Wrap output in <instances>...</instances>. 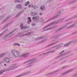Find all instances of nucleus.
Listing matches in <instances>:
<instances>
[{"mask_svg":"<svg viewBox=\"0 0 77 77\" xmlns=\"http://www.w3.org/2000/svg\"><path fill=\"white\" fill-rule=\"evenodd\" d=\"M63 10H61L59 12L57 13L55 15V16L54 17H52L50 19H49L48 20H47V21L46 22V23H47V22H48V21H50L51 20H53V19H54V18H56V17H59V16L61 14H60V13H62L63 12Z\"/></svg>","mask_w":77,"mask_h":77,"instance_id":"obj_1","label":"nucleus"},{"mask_svg":"<svg viewBox=\"0 0 77 77\" xmlns=\"http://www.w3.org/2000/svg\"><path fill=\"white\" fill-rule=\"evenodd\" d=\"M74 70V69H70L67 71L65 72L61 75V76H63V75H66V74H68V73H69V72H71L73 71Z\"/></svg>","mask_w":77,"mask_h":77,"instance_id":"obj_2","label":"nucleus"},{"mask_svg":"<svg viewBox=\"0 0 77 77\" xmlns=\"http://www.w3.org/2000/svg\"><path fill=\"white\" fill-rule=\"evenodd\" d=\"M18 68V66H15V64H13L11 66V68H9L7 69H6L5 70V71H10V70H12V69H14L15 68Z\"/></svg>","mask_w":77,"mask_h":77,"instance_id":"obj_3","label":"nucleus"},{"mask_svg":"<svg viewBox=\"0 0 77 77\" xmlns=\"http://www.w3.org/2000/svg\"><path fill=\"white\" fill-rule=\"evenodd\" d=\"M12 53L13 55L14 56H15V57H19V56H20L19 53L15 50H12Z\"/></svg>","mask_w":77,"mask_h":77,"instance_id":"obj_4","label":"nucleus"},{"mask_svg":"<svg viewBox=\"0 0 77 77\" xmlns=\"http://www.w3.org/2000/svg\"><path fill=\"white\" fill-rule=\"evenodd\" d=\"M57 27H58V26H55L51 28L45 29L43 30V32H45V31H47V30H51V29H56V28H57Z\"/></svg>","mask_w":77,"mask_h":77,"instance_id":"obj_5","label":"nucleus"},{"mask_svg":"<svg viewBox=\"0 0 77 77\" xmlns=\"http://www.w3.org/2000/svg\"><path fill=\"white\" fill-rule=\"evenodd\" d=\"M16 30H17V29H14L13 30L11 31L10 33H8L6 35H5L4 37L3 38V39H4V38H6V37H7V36H8L12 34V33H14V32H15Z\"/></svg>","mask_w":77,"mask_h":77,"instance_id":"obj_6","label":"nucleus"},{"mask_svg":"<svg viewBox=\"0 0 77 77\" xmlns=\"http://www.w3.org/2000/svg\"><path fill=\"white\" fill-rule=\"evenodd\" d=\"M77 26V21L74 23L72 25L67 27V29H71V28H72V27H75V26Z\"/></svg>","mask_w":77,"mask_h":77,"instance_id":"obj_7","label":"nucleus"},{"mask_svg":"<svg viewBox=\"0 0 77 77\" xmlns=\"http://www.w3.org/2000/svg\"><path fill=\"white\" fill-rule=\"evenodd\" d=\"M31 61L27 64V65H29L31 64H32V63H34V62H36L37 60L36 59V58H35L32 59H31Z\"/></svg>","mask_w":77,"mask_h":77,"instance_id":"obj_8","label":"nucleus"},{"mask_svg":"<svg viewBox=\"0 0 77 77\" xmlns=\"http://www.w3.org/2000/svg\"><path fill=\"white\" fill-rule=\"evenodd\" d=\"M60 69H59L57 70H55L53 72L46 75H51L52 74H55V73H56V72H57L58 71H60Z\"/></svg>","mask_w":77,"mask_h":77,"instance_id":"obj_9","label":"nucleus"},{"mask_svg":"<svg viewBox=\"0 0 77 77\" xmlns=\"http://www.w3.org/2000/svg\"><path fill=\"white\" fill-rule=\"evenodd\" d=\"M14 21H11L10 22L8 23L7 24L5 25V26L2 28V30H4V29H5L6 28H7V27H8L10 24H12L13 23Z\"/></svg>","mask_w":77,"mask_h":77,"instance_id":"obj_10","label":"nucleus"},{"mask_svg":"<svg viewBox=\"0 0 77 77\" xmlns=\"http://www.w3.org/2000/svg\"><path fill=\"white\" fill-rule=\"evenodd\" d=\"M71 53V51L67 52L66 53H65L57 57V58H59V57H61V56H65V55L68 54H69V53Z\"/></svg>","mask_w":77,"mask_h":77,"instance_id":"obj_11","label":"nucleus"},{"mask_svg":"<svg viewBox=\"0 0 77 77\" xmlns=\"http://www.w3.org/2000/svg\"><path fill=\"white\" fill-rule=\"evenodd\" d=\"M59 41H57L56 42H55L54 43H52L51 44L46 46L45 47V48H47L48 47H50V46H51L52 45H54V44H57L58 42Z\"/></svg>","mask_w":77,"mask_h":77,"instance_id":"obj_12","label":"nucleus"},{"mask_svg":"<svg viewBox=\"0 0 77 77\" xmlns=\"http://www.w3.org/2000/svg\"><path fill=\"white\" fill-rule=\"evenodd\" d=\"M62 36V34H58V35H54L53 36H52L51 37L52 38H59V37H60V36Z\"/></svg>","mask_w":77,"mask_h":77,"instance_id":"obj_13","label":"nucleus"},{"mask_svg":"<svg viewBox=\"0 0 77 77\" xmlns=\"http://www.w3.org/2000/svg\"><path fill=\"white\" fill-rule=\"evenodd\" d=\"M47 37L45 36H43L42 37H38V38H37L35 39V41H37V40H39V39H42L43 38H46Z\"/></svg>","mask_w":77,"mask_h":77,"instance_id":"obj_14","label":"nucleus"},{"mask_svg":"<svg viewBox=\"0 0 77 77\" xmlns=\"http://www.w3.org/2000/svg\"><path fill=\"white\" fill-rule=\"evenodd\" d=\"M20 27L21 28V29H22V30H25V29H27L26 27L23 26V23L20 24Z\"/></svg>","mask_w":77,"mask_h":77,"instance_id":"obj_15","label":"nucleus"},{"mask_svg":"<svg viewBox=\"0 0 77 77\" xmlns=\"http://www.w3.org/2000/svg\"><path fill=\"white\" fill-rule=\"evenodd\" d=\"M5 61L8 63H10V60L9 58H6L5 59Z\"/></svg>","mask_w":77,"mask_h":77,"instance_id":"obj_16","label":"nucleus"},{"mask_svg":"<svg viewBox=\"0 0 77 77\" xmlns=\"http://www.w3.org/2000/svg\"><path fill=\"white\" fill-rule=\"evenodd\" d=\"M10 17H11V16H8V17L7 18L5 19L2 22V24H3V23H5V22H6V21H7V20H9V18H10Z\"/></svg>","mask_w":77,"mask_h":77,"instance_id":"obj_17","label":"nucleus"},{"mask_svg":"<svg viewBox=\"0 0 77 77\" xmlns=\"http://www.w3.org/2000/svg\"><path fill=\"white\" fill-rule=\"evenodd\" d=\"M22 6H21V5L18 4L16 6V8L17 9H21V8H22Z\"/></svg>","mask_w":77,"mask_h":77,"instance_id":"obj_18","label":"nucleus"},{"mask_svg":"<svg viewBox=\"0 0 77 77\" xmlns=\"http://www.w3.org/2000/svg\"><path fill=\"white\" fill-rule=\"evenodd\" d=\"M62 30V29L61 27L60 28L57 29V30H55L54 31V33H57V32H59V31H60V30Z\"/></svg>","mask_w":77,"mask_h":77,"instance_id":"obj_19","label":"nucleus"},{"mask_svg":"<svg viewBox=\"0 0 77 77\" xmlns=\"http://www.w3.org/2000/svg\"><path fill=\"white\" fill-rule=\"evenodd\" d=\"M40 9L42 11H45V6L44 5H42L41 6Z\"/></svg>","mask_w":77,"mask_h":77,"instance_id":"obj_20","label":"nucleus"},{"mask_svg":"<svg viewBox=\"0 0 77 77\" xmlns=\"http://www.w3.org/2000/svg\"><path fill=\"white\" fill-rule=\"evenodd\" d=\"M31 18V17H28V21L27 22V23L28 24H30V23H31V22H32V20H31V19H30Z\"/></svg>","mask_w":77,"mask_h":77,"instance_id":"obj_21","label":"nucleus"},{"mask_svg":"<svg viewBox=\"0 0 77 77\" xmlns=\"http://www.w3.org/2000/svg\"><path fill=\"white\" fill-rule=\"evenodd\" d=\"M29 54V53H26L22 55V56L23 57H27V56Z\"/></svg>","mask_w":77,"mask_h":77,"instance_id":"obj_22","label":"nucleus"},{"mask_svg":"<svg viewBox=\"0 0 77 77\" xmlns=\"http://www.w3.org/2000/svg\"><path fill=\"white\" fill-rule=\"evenodd\" d=\"M6 54V53H3L1 54H0V58H1L2 57H3L4 56H5Z\"/></svg>","mask_w":77,"mask_h":77,"instance_id":"obj_23","label":"nucleus"},{"mask_svg":"<svg viewBox=\"0 0 77 77\" xmlns=\"http://www.w3.org/2000/svg\"><path fill=\"white\" fill-rule=\"evenodd\" d=\"M47 39H44V40H42V41L40 42H38V44H42V43H43V42H45V41H47Z\"/></svg>","mask_w":77,"mask_h":77,"instance_id":"obj_24","label":"nucleus"},{"mask_svg":"<svg viewBox=\"0 0 77 77\" xmlns=\"http://www.w3.org/2000/svg\"><path fill=\"white\" fill-rule=\"evenodd\" d=\"M38 14V13H35V12H31L30 13V14H31V15H33V16H35V15H37V14Z\"/></svg>","mask_w":77,"mask_h":77,"instance_id":"obj_25","label":"nucleus"},{"mask_svg":"<svg viewBox=\"0 0 77 77\" xmlns=\"http://www.w3.org/2000/svg\"><path fill=\"white\" fill-rule=\"evenodd\" d=\"M32 18L34 20H38L39 18V16H37L36 17H33Z\"/></svg>","mask_w":77,"mask_h":77,"instance_id":"obj_26","label":"nucleus"},{"mask_svg":"<svg viewBox=\"0 0 77 77\" xmlns=\"http://www.w3.org/2000/svg\"><path fill=\"white\" fill-rule=\"evenodd\" d=\"M6 72V70H2L0 71V74H3V72Z\"/></svg>","mask_w":77,"mask_h":77,"instance_id":"obj_27","label":"nucleus"},{"mask_svg":"<svg viewBox=\"0 0 77 77\" xmlns=\"http://www.w3.org/2000/svg\"><path fill=\"white\" fill-rule=\"evenodd\" d=\"M74 21H71L69 22L68 23H67L66 24V25H69V24H72V23Z\"/></svg>","mask_w":77,"mask_h":77,"instance_id":"obj_28","label":"nucleus"},{"mask_svg":"<svg viewBox=\"0 0 77 77\" xmlns=\"http://www.w3.org/2000/svg\"><path fill=\"white\" fill-rule=\"evenodd\" d=\"M69 44H70V43L69 42L68 43H66L64 44V47H67V46H68Z\"/></svg>","mask_w":77,"mask_h":77,"instance_id":"obj_29","label":"nucleus"},{"mask_svg":"<svg viewBox=\"0 0 77 77\" xmlns=\"http://www.w3.org/2000/svg\"><path fill=\"white\" fill-rule=\"evenodd\" d=\"M16 45H17V46H20V44H19L18 43H14V44L13 45V46H16Z\"/></svg>","mask_w":77,"mask_h":77,"instance_id":"obj_30","label":"nucleus"},{"mask_svg":"<svg viewBox=\"0 0 77 77\" xmlns=\"http://www.w3.org/2000/svg\"><path fill=\"white\" fill-rule=\"evenodd\" d=\"M66 26H62L61 27V28L62 29H65V28L66 27H67L68 26V25H66V24H65Z\"/></svg>","mask_w":77,"mask_h":77,"instance_id":"obj_31","label":"nucleus"},{"mask_svg":"<svg viewBox=\"0 0 77 77\" xmlns=\"http://www.w3.org/2000/svg\"><path fill=\"white\" fill-rule=\"evenodd\" d=\"M5 14H3V15H2L1 16V17H0V20H2V19H3L4 17H5Z\"/></svg>","mask_w":77,"mask_h":77,"instance_id":"obj_32","label":"nucleus"},{"mask_svg":"<svg viewBox=\"0 0 77 77\" xmlns=\"http://www.w3.org/2000/svg\"><path fill=\"white\" fill-rule=\"evenodd\" d=\"M38 8H39L38 6L35 5L33 7V9H38Z\"/></svg>","mask_w":77,"mask_h":77,"instance_id":"obj_33","label":"nucleus"},{"mask_svg":"<svg viewBox=\"0 0 77 77\" xmlns=\"http://www.w3.org/2000/svg\"><path fill=\"white\" fill-rule=\"evenodd\" d=\"M74 42H76V40H73V41H71V42H69V43H70V44H71V43H74Z\"/></svg>","mask_w":77,"mask_h":77,"instance_id":"obj_34","label":"nucleus"},{"mask_svg":"<svg viewBox=\"0 0 77 77\" xmlns=\"http://www.w3.org/2000/svg\"><path fill=\"white\" fill-rule=\"evenodd\" d=\"M67 61V60H64L61 63H60V64L61 65V64H62V63H64L65 62H66Z\"/></svg>","mask_w":77,"mask_h":77,"instance_id":"obj_35","label":"nucleus"},{"mask_svg":"<svg viewBox=\"0 0 77 77\" xmlns=\"http://www.w3.org/2000/svg\"><path fill=\"white\" fill-rule=\"evenodd\" d=\"M30 61H32V60L30 59L27 61L26 62H25L24 63H27V62H30Z\"/></svg>","mask_w":77,"mask_h":77,"instance_id":"obj_36","label":"nucleus"},{"mask_svg":"<svg viewBox=\"0 0 77 77\" xmlns=\"http://www.w3.org/2000/svg\"><path fill=\"white\" fill-rule=\"evenodd\" d=\"M68 66H64L62 68V69H64V68H68Z\"/></svg>","mask_w":77,"mask_h":77,"instance_id":"obj_37","label":"nucleus"},{"mask_svg":"<svg viewBox=\"0 0 77 77\" xmlns=\"http://www.w3.org/2000/svg\"><path fill=\"white\" fill-rule=\"evenodd\" d=\"M41 20H42V23H45V22H44V20H43V17H41Z\"/></svg>","mask_w":77,"mask_h":77,"instance_id":"obj_38","label":"nucleus"},{"mask_svg":"<svg viewBox=\"0 0 77 77\" xmlns=\"http://www.w3.org/2000/svg\"><path fill=\"white\" fill-rule=\"evenodd\" d=\"M8 29H6L3 32V33H6V32H7V31H8Z\"/></svg>","mask_w":77,"mask_h":77,"instance_id":"obj_39","label":"nucleus"},{"mask_svg":"<svg viewBox=\"0 0 77 77\" xmlns=\"http://www.w3.org/2000/svg\"><path fill=\"white\" fill-rule=\"evenodd\" d=\"M29 3H30V2H26L25 5V6H27V5H28L29 4Z\"/></svg>","mask_w":77,"mask_h":77,"instance_id":"obj_40","label":"nucleus"},{"mask_svg":"<svg viewBox=\"0 0 77 77\" xmlns=\"http://www.w3.org/2000/svg\"><path fill=\"white\" fill-rule=\"evenodd\" d=\"M55 51L52 50L48 52V53H54Z\"/></svg>","mask_w":77,"mask_h":77,"instance_id":"obj_41","label":"nucleus"},{"mask_svg":"<svg viewBox=\"0 0 77 77\" xmlns=\"http://www.w3.org/2000/svg\"><path fill=\"white\" fill-rule=\"evenodd\" d=\"M57 23V22H52L51 24H52V25H54V24H56Z\"/></svg>","mask_w":77,"mask_h":77,"instance_id":"obj_42","label":"nucleus"},{"mask_svg":"<svg viewBox=\"0 0 77 77\" xmlns=\"http://www.w3.org/2000/svg\"><path fill=\"white\" fill-rule=\"evenodd\" d=\"M72 19H73L72 17V18H69L65 20V21H69V20H72Z\"/></svg>","mask_w":77,"mask_h":77,"instance_id":"obj_43","label":"nucleus"},{"mask_svg":"<svg viewBox=\"0 0 77 77\" xmlns=\"http://www.w3.org/2000/svg\"><path fill=\"white\" fill-rule=\"evenodd\" d=\"M51 25H53V24H51V23H50V24H48V25H47L46 26H47V27H48L49 26H51Z\"/></svg>","mask_w":77,"mask_h":77,"instance_id":"obj_44","label":"nucleus"},{"mask_svg":"<svg viewBox=\"0 0 77 77\" xmlns=\"http://www.w3.org/2000/svg\"><path fill=\"white\" fill-rule=\"evenodd\" d=\"M23 12H24V10H22L19 13L20 14H22Z\"/></svg>","mask_w":77,"mask_h":77,"instance_id":"obj_45","label":"nucleus"},{"mask_svg":"<svg viewBox=\"0 0 77 77\" xmlns=\"http://www.w3.org/2000/svg\"><path fill=\"white\" fill-rule=\"evenodd\" d=\"M57 45V47H59L58 48H57L56 49H58V48H60L61 47V46L60 45H59V44L58 45Z\"/></svg>","mask_w":77,"mask_h":77,"instance_id":"obj_46","label":"nucleus"},{"mask_svg":"<svg viewBox=\"0 0 77 77\" xmlns=\"http://www.w3.org/2000/svg\"><path fill=\"white\" fill-rule=\"evenodd\" d=\"M77 31L75 32H73L72 34V35H75V34H77Z\"/></svg>","mask_w":77,"mask_h":77,"instance_id":"obj_47","label":"nucleus"},{"mask_svg":"<svg viewBox=\"0 0 77 77\" xmlns=\"http://www.w3.org/2000/svg\"><path fill=\"white\" fill-rule=\"evenodd\" d=\"M20 15V14L19 13L17 15V16H16L15 18L18 17V16H19Z\"/></svg>","mask_w":77,"mask_h":77,"instance_id":"obj_48","label":"nucleus"},{"mask_svg":"<svg viewBox=\"0 0 77 77\" xmlns=\"http://www.w3.org/2000/svg\"><path fill=\"white\" fill-rule=\"evenodd\" d=\"M20 15V14L19 13L17 15V16H16L15 18L18 17V16H19Z\"/></svg>","mask_w":77,"mask_h":77,"instance_id":"obj_49","label":"nucleus"},{"mask_svg":"<svg viewBox=\"0 0 77 77\" xmlns=\"http://www.w3.org/2000/svg\"><path fill=\"white\" fill-rule=\"evenodd\" d=\"M48 54V52H47L45 53H43L42 54V55H45V54Z\"/></svg>","mask_w":77,"mask_h":77,"instance_id":"obj_50","label":"nucleus"},{"mask_svg":"<svg viewBox=\"0 0 77 77\" xmlns=\"http://www.w3.org/2000/svg\"><path fill=\"white\" fill-rule=\"evenodd\" d=\"M72 3H74L73 1L70 2L69 3V4H72Z\"/></svg>","mask_w":77,"mask_h":77,"instance_id":"obj_51","label":"nucleus"},{"mask_svg":"<svg viewBox=\"0 0 77 77\" xmlns=\"http://www.w3.org/2000/svg\"><path fill=\"white\" fill-rule=\"evenodd\" d=\"M64 52H65V50H63V51H62V52H61L60 53V54H62V53H64Z\"/></svg>","mask_w":77,"mask_h":77,"instance_id":"obj_52","label":"nucleus"},{"mask_svg":"<svg viewBox=\"0 0 77 77\" xmlns=\"http://www.w3.org/2000/svg\"><path fill=\"white\" fill-rule=\"evenodd\" d=\"M32 26H35L36 25V24L35 23H34V22H33L32 23Z\"/></svg>","mask_w":77,"mask_h":77,"instance_id":"obj_53","label":"nucleus"},{"mask_svg":"<svg viewBox=\"0 0 77 77\" xmlns=\"http://www.w3.org/2000/svg\"><path fill=\"white\" fill-rule=\"evenodd\" d=\"M28 33V35H31V33H31V32H27V33Z\"/></svg>","mask_w":77,"mask_h":77,"instance_id":"obj_54","label":"nucleus"},{"mask_svg":"<svg viewBox=\"0 0 77 77\" xmlns=\"http://www.w3.org/2000/svg\"><path fill=\"white\" fill-rule=\"evenodd\" d=\"M18 3H21L23 2V1L22 0H18Z\"/></svg>","mask_w":77,"mask_h":77,"instance_id":"obj_55","label":"nucleus"},{"mask_svg":"<svg viewBox=\"0 0 77 77\" xmlns=\"http://www.w3.org/2000/svg\"><path fill=\"white\" fill-rule=\"evenodd\" d=\"M53 0H49L48 1V3H50V2H52V1H53Z\"/></svg>","mask_w":77,"mask_h":77,"instance_id":"obj_56","label":"nucleus"},{"mask_svg":"<svg viewBox=\"0 0 77 77\" xmlns=\"http://www.w3.org/2000/svg\"><path fill=\"white\" fill-rule=\"evenodd\" d=\"M63 20H64V18H62V19H60V21L61 22H62V21H63Z\"/></svg>","mask_w":77,"mask_h":77,"instance_id":"obj_57","label":"nucleus"},{"mask_svg":"<svg viewBox=\"0 0 77 77\" xmlns=\"http://www.w3.org/2000/svg\"><path fill=\"white\" fill-rule=\"evenodd\" d=\"M24 35H23H23H20V36H19V37L20 38H21V37H23V36H24Z\"/></svg>","mask_w":77,"mask_h":77,"instance_id":"obj_58","label":"nucleus"},{"mask_svg":"<svg viewBox=\"0 0 77 77\" xmlns=\"http://www.w3.org/2000/svg\"><path fill=\"white\" fill-rule=\"evenodd\" d=\"M14 2L15 3H17V2H18V0H16L15 1H14Z\"/></svg>","mask_w":77,"mask_h":77,"instance_id":"obj_59","label":"nucleus"},{"mask_svg":"<svg viewBox=\"0 0 77 77\" xmlns=\"http://www.w3.org/2000/svg\"><path fill=\"white\" fill-rule=\"evenodd\" d=\"M43 13L42 12H40L39 13L40 15H43Z\"/></svg>","mask_w":77,"mask_h":77,"instance_id":"obj_60","label":"nucleus"},{"mask_svg":"<svg viewBox=\"0 0 77 77\" xmlns=\"http://www.w3.org/2000/svg\"><path fill=\"white\" fill-rule=\"evenodd\" d=\"M63 58L62 57L61 58L59 59V60L60 61V60H63Z\"/></svg>","mask_w":77,"mask_h":77,"instance_id":"obj_61","label":"nucleus"},{"mask_svg":"<svg viewBox=\"0 0 77 77\" xmlns=\"http://www.w3.org/2000/svg\"><path fill=\"white\" fill-rule=\"evenodd\" d=\"M55 47H57V45H56L55 46H54L52 47V48H55Z\"/></svg>","mask_w":77,"mask_h":77,"instance_id":"obj_62","label":"nucleus"},{"mask_svg":"<svg viewBox=\"0 0 77 77\" xmlns=\"http://www.w3.org/2000/svg\"><path fill=\"white\" fill-rule=\"evenodd\" d=\"M60 22H60V20H58V21L57 22V23H60Z\"/></svg>","mask_w":77,"mask_h":77,"instance_id":"obj_63","label":"nucleus"},{"mask_svg":"<svg viewBox=\"0 0 77 77\" xmlns=\"http://www.w3.org/2000/svg\"><path fill=\"white\" fill-rule=\"evenodd\" d=\"M23 35H24V36H25V35L26 36H27V35H28V34L27 33L26 34H23Z\"/></svg>","mask_w":77,"mask_h":77,"instance_id":"obj_64","label":"nucleus"}]
</instances>
